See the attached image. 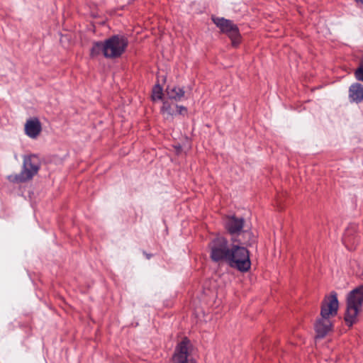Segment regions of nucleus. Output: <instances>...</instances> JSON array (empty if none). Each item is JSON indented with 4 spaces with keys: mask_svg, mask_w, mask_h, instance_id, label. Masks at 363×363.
Returning a JSON list of instances; mask_svg holds the SVG:
<instances>
[{
    "mask_svg": "<svg viewBox=\"0 0 363 363\" xmlns=\"http://www.w3.org/2000/svg\"><path fill=\"white\" fill-rule=\"evenodd\" d=\"M333 323L330 317L321 316L315 324L317 336L323 337L332 329Z\"/></svg>",
    "mask_w": 363,
    "mask_h": 363,
    "instance_id": "obj_12",
    "label": "nucleus"
},
{
    "mask_svg": "<svg viewBox=\"0 0 363 363\" xmlns=\"http://www.w3.org/2000/svg\"><path fill=\"white\" fill-rule=\"evenodd\" d=\"M211 250V258L214 262L224 261L226 262L230 247L228 240L223 237H218L213 239L209 244Z\"/></svg>",
    "mask_w": 363,
    "mask_h": 363,
    "instance_id": "obj_5",
    "label": "nucleus"
},
{
    "mask_svg": "<svg viewBox=\"0 0 363 363\" xmlns=\"http://www.w3.org/2000/svg\"><path fill=\"white\" fill-rule=\"evenodd\" d=\"M345 243H347V242H349V239L347 237V235L345 236L344 239H343Z\"/></svg>",
    "mask_w": 363,
    "mask_h": 363,
    "instance_id": "obj_19",
    "label": "nucleus"
},
{
    "mask_svg": "<svg viewBox=\"0 0 363 363\" xmlns=\"http://www.w3.org/2000/svg\"><path fill=\"white\" fill-rule=\"evenodd\" d=\"M7 179L13 183H22L28 180V178H26V176H25L22 172V171L19 174L9 175L7 177Z\"/></svg>",
    "mask_w": 363,
    "mask_h": 363,
    "instance_id": "obj_16",
    "label": "nucleus"
},
{
    "mask_svg": "<svg viewBox=\"0 0 363 363\" xmlns=\"http://www.w3.org/2000/svg\"><path fill=\"white\" fill-rule=\"evenodd\" d=\"M163 96L162 88L160 84H156L152 89V100H160Z\"/></svg>",
    "mask_w": 363,
    "mask_h": 363,
    "instance_id": "obj_17",
    "label": "nucleus"
},
{
    "mask_svg": "<svg viewBox=\"0 0 363 363\" xmlns=\"http://www.w3.org/2000/svg\"><path fill=\"white\" fill-rule=\"evenodd\" d=\"M349 99L350 101L359 103L363 101V86L356 83L350 86L349 89Z\"/></svg>",
    "mask_w": 363,
    "mask_h": 363,
    "instance_id": "obj_13",
    "label": "nucleus"
},
{
    "mask_svg": "<svg viewBox=\"0 0 363 363\" xmlns=\"http://www.w3.org/2000/svg\"><path fill=\"white\" fill-rule=\"evenodd\" d=\"M245 220L235 216H227L224 220V226L227 232L231 236L232 242L239 244H247L252 234L248 231L243 230Z\"/></svg>",
    "mask_w": 363,
    "mask_h": 363,
    "instance_id": "obj_3",
    "label": "nucleus"
},
{
    "mask_svg": "<svg viewBox=\"0 0 363 363\" xmlns=\"http://www.w3.org/2000/svg\"><path fill=\"white\" fill-rule=\"evenodd\" d=\"M104 57L114 59L121 57L125 51L128 40L125 36L116 35L104 40Z\"/></svg>",
    "mask_w": 363,
    "mask_h": 363,
    "instance_id": "obj_4",
    "label": "nucleus"
},
{
    "mask_svg": "<svg viewBox=\"0 0 363 363\" xmlns=\"http://www.w3.org/2000/svg\"><path fill=\"white\" fill-rule=\"evenodd\" d=\"M40 166V164L38 157L35 155L25 156L21 171L26 176V178L30 180L38 173Z\"/></svg>",
    "mask_w": 363,
    "mask_h": 363,
    "instance_id": "obj_9",
    "label": "nucleus"
},
{
    "mask_svg": "<svg viewBox=\"0 0 363 363\" xmlns=\"http://www.w3.org/2000/svg\"><path fill=\"white\" fill-rule=\"evenodd\" d=\"M166 94L169 100L179 101L184 96L185 91L183 88L173 85L167 86L166 88Z\"/></svg>",
    "mask_w": 363,
    "mask_h": 363,
    "instance_id": "obj_14",
    "label": "nucleus"
},
{
    "mask_svg": "<svg viewBox=\"0 0 363 363\" xmlns=\"http://www.w3.org/2000/svg\"><path fill=\"white\" fill-rule=\"evenodd\" d=\"M25 133L30 138H38L42 130V125L38 118H30L25 123Z\"/></svg>",
    "mask_w": 363,
    "mask_h": 363,
    "instance_id": "obj_11",
    "label": "nucleus"
},
{
    "mask_svg": "<svg viewBox=\"0 0 363 363\" xmlns=\"http://www.w3.org/2000/svg\"><path fill=\"white\" fill-rule=\"evenodd\" d=\"M363 303V286H359L350 291L347 298V308L345 315L346 324L352 326L358 320Z\"/></svg>",
    "mask_w": 363,
    "mask_h": 363,
    "instance_id": "obj_2",
    "label": "nucleus"
},
{
    "mask_svg": "<svg viewBox=\"0 0 363 363\" xmlns=\"http://www.w3.org/2000/svg\"><path fill=\"white\" fill-rule=\"evenodd\" d=\"M160 111L165 119L172 118L177 115H184L187 113V108L185 106L177 105L169 100L163 101Z\"/></svg>",
    "mask_w": 363,
    "mask_h": 363,
    "instance_id": "obj_10",
    "label": "nucleus"
},
{
    "mask_svg": "<svg viewBox=\"0 0 363 363\" xmlns=\"http://www.w3.org/2000/svg\"><path fill=\"white\" fill-rule=\"evenodd\" d=\"M358 3H361L363 4V0H355Z\"/></svg>",
    "mask_w": 363,
    "mask_h": 363,
    "instance_id": "obj_20",
    "label": "nucleus"
},
{
    "mask_svg": "<svg viewBox=\"0 0 363 363\" xmlns=\"http://www.w3.org/2000/svg\"><path fill=\"white\" fill-rule=\"evenodd\" d=\"M102 53H105V43L104 42H95L93 43L92 48L90 50L91 57H94Z\"/></svg>",
    "mask_w": 363,
    "mask_h": 363,
    "instance_id": "obj_15",
    "label": "nucleus"
},
{
    "mask_svg": "<svg viewBox=\"0 0 363 363\" xmlns=\"http://www.w3.org/2000/svg\"><path fill=\"white\" fill-rule=\"evenodd\" d=\"M354 75L357 80L363 82V58L360 62L359 67L356 69Z\"/></svg>",
    "mask_w": 363,
    "mask_h": 363,
    "instance_id": "obj_18",
    "label": "nucleus"
},
{
    "mask_svg": "<svg viewBox=\"0 0 363 363\" xmlns=\"http://www.w3.org/2000/svg\"><path fill=\"white\" fill-rule=\"evenodd\" d=\"M338 308L337 294L335 291H331L330 294L325 296L322 302L320 315L333 318L337 315Z\"/></svg>",
    "mask_w": 363,
    "mask_h": 363,
    "instance_id": "obj_8",
    "label": "nucleus"
},
{
    "mask_svg": "<svg viewBox=\"0 0 363 363\" xmlns=\"http://www.w3.org/2000/svg\"><path fill=\"white\" fill-rule=\"evenodd\" d=\"M213 23L220 29L223 33H226L232 40L234 46L240 42V33L238 27L230 20L223 18L212 17Z\"/></svg>",
    "mask_w": 363,
    "mask_h": 363,
    "instance_id": "obj_7",
    "label": "nucleus"
},
{
    "mask_svg": "<svg viewBox=\"0 0 363 363\" xmlns=\"http://www.w3.org/2000/svg\"><path fill=\"white\" fill-rule=\"evenodd\" d=\"M249 245H250V240H247V244L233 242L226 261L229 267L242 272H246L250 270L251 267L250 252L244 246Z\"/></svg>",
    "mask_w": 363,
    "mask_h": 363,
    "instance_id": "obj_1",
    "label": "nucleus"
},
{
    "mask_svg": "<svg viewBox=\"0 0 363 363\" xmlns=\"http://www.w3.org/2000/svg\"><path fill=\"white\" fill-rule=\"evenodd\" d=\"M192 345L187 338H184L176 348L173 363H195L191 354Z\"/></svg>",
    "mask_w": 363,
    "mask_h": 363,
    "instance_id": "obj_6",
    "label": "nucleus"
}]
</instances>
